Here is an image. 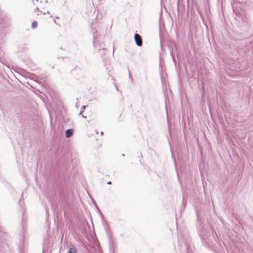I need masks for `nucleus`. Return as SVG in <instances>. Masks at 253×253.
<instances>
[{"instance_id": "f257e3e1", "label": "nucleus", "mask_w": 253, "mask_h": 253, "mask_svg": "<svg viewBox=\"0 0 253 253\" xmlns=\"http://www.w3.org/2000/svg\"><path fill=\"white\" fill-rule=\"evenodd\" d=\"M240 17H241V20L245 24H250L251 19L250 18V16L247 14H240Z\"/></svg>"}, {"instance_id": "f03ea898", "label": "nucleus", "mask_w": 253, "mask_h": 253, "mask_svg": "<svg viewBox=\"0 0 253 253\" xmlns=\"http://www.w3.org/2000/svg\"><path fill=\"white\" fill-rule=\"evenodd\" d=\"M135 42L138 46H141L142 45V40L141 36L138 34H135L134 37Z\"/></svg>"}, {"instance_id": "7ed1b4c3", "label": "nucleus", "mask_w": 253, "mask_h": 253, "mask_svg": "<svg viewBox=\"0 0 253 253\" xmlns=\"http://www.w3.org/2000/svg\"><path fill=\"white\" fill-rule=\"evenodd\" d=\"M73 131H74L73 129H67L65 132L66 137L67 138H68V137H70V136H71L73 133Z\"/></svg>"}, {"instance_id": "20e7f679", "label": "nucleus", "mask_w": 253, "mask_h": 253, "mask_svg": "<svg viewBox=\"0 0 253 253\" xmlns=\"http://www.w3.org/2000/svg\"><path fill=\"white\" fill-rule=\"evenodd\" d=\"M76 249L75 247L70 248L68 251L67 253H76Z\"/></svg>"}, {"instance_id": "39448f33", "label": "nucleus", "mask_w": 253, "mask_h": 253, "mask_svg": "<svg viewBox=\"0 0 253 253\" xmlns=\"http://www.w3.org/2000/svg\"><path fill=\"white\" fill-rule=\"evenodd\" d=\"M37 27V22L36 21H34L32 22V28L35 29Z\"/></svg>"}, {"instance_id": "423d86ee", "label": "nucleus", "mask_w": 253, "mask_h": 253, "mask_svg": "<svg viewBox=\"0 0 253 253\" xmlns=\"http://www.w3.org/2000/svg\"><path fill=\"white\" fill-rule=\"evenodd\" d=\"M83 111H81L80 113H79V115H82L83 118H86V117L83 115Z\"/></svg>"}, {"instance_id": "0eeeda50", "label": "nucleus", "mask_w": 253, "mask_h": 253, "mask_svg": "<svg viewBox=\"0 0 253 253\" xmlns=\"http://www.w3.org/2000/svg\"><path fill=\"white\" fill-rule=\"evenodd\" d=\"M39 2V0H33V2L34 4H36L37 2Z\"/></svg>"}, {"instance_id": "6e6552de", "label": "nucleus", "mask_w": 253, "mask_h": 253, "mask_svg": "<svg viewBox=\"0 0 253 253\" xmlns=\"http://www.w3.org/2000/svg\"><path fill=\"white\" fill-rule=\"evenodd\" d=\"M85 108H86V106H85V105H84L82 107V108L83 111L85 109Z\"/></svg>"}, {"instance_id": "1a4fd4ad", "label": "nucleus", "mask_w": 253, "mask_h": 253, "mask_svg": "<svg viewBox=\"0 0 253 253\" xmlns=\"http://www.w3.org/2000/svg\"><path fill=\"white\" fill-rule=\"evenodd\" d=\"M107 183L108 184H111L112 182H111V181H109L107 182Z\"/></svg>"}, {"instance_id": "9d476101", "label": "nucleus", "mask_w": 253, "mask_h": 253, "mask_svg": "<svg viewBox=\"0 0 253 253\" xmlns=\"http://www.w3.org/2000/svg\"><path fill=\"white\" fill-rule=\"evenodd\" d=\"M38 10V11H39V7H36V9H35V10Z\"/></svg>"}, {"instance_id": "9b49d317", "label": "nucleus", "mask_w": 253, "mask_h": 253, "mask_svg": "<svg viewBox=\"0 0 253 253\" xmlns=\"http://www.w3.org/2000/svg\"><path fill=\"white\" fill-rule=\"evenodd\" d=\"M101 135H103V132H102H102H101Z\"/></svg>"}, {"instance_id": "f8f14e48", "label": "nucleus", "mask_w": 253, "mask_h": 253, "mask_svg": "<svg viewBox=\"0 0 253 253\" xmlns=\"http://www.w3.org/2000/svg\"><path fill=\"white\" fill-rule=\"evenodd\" d=\"M122 156H123V157H124V156H125V155H124V154H122Z\"/></svg>"}]
</instances>
